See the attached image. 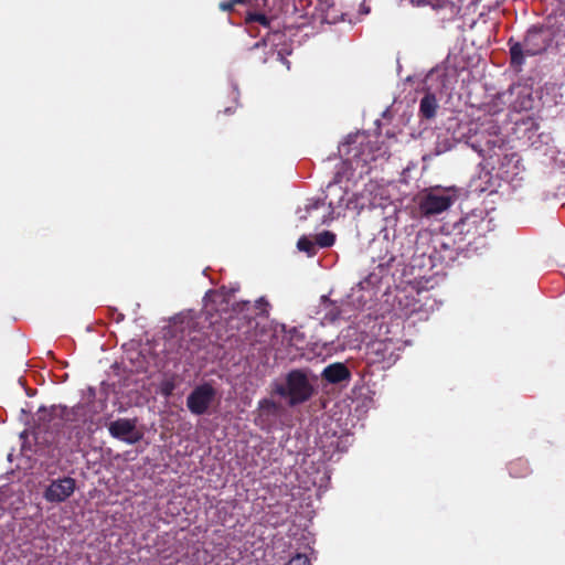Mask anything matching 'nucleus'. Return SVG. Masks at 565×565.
Segmentation results:
<instances>
[{"label": "nucleus", "instance_id": "nucleus-1", "mask_svg": "<svg viewBox=\"0 0 565 565\" xmlns=\"http://www.w3.org/2000/svg\"><path fill=\"white\" fill-rule=\"evenodd\" d=\"M92 424L90 407L87 404H77L72 408L61 405H54L50 409L41 407L34 418L32 435L38 445H52L61 428H67L70 434L81 439Z\"/></svg>", "mask_w": 565, "mask_h": 565}, {"label": "nucleus", "instance_id": "nucleus-2", "mask_svg": "<svg viewBox=\"0 0 565 565\" xmlns=\"http://www.w3.org/2000/svg\"><path fill=\"white\" fill-rule=\"evenodd\" d=\"M551 42L552 36L545 28L536 25L530 28L522 43L513 41V39L509 40L511 64L522 66L525 56H535L545 52Z\"/></svg>", "mask_w": 565, "mask_h": 565}, {"label": "nucleus", "instance_id": "nucleus-3", "mask_svg": "<svg viewBox=\"0 0 565 565\" xmlns=\"http://www.w3.org/2000/svg\"><path fill=\"white\" fill-rule=\"evenodd\" d=\"M277 393L288 398L290 406L309 401L315 394V387L302 370H292L286 376L285 384L277 387Z\"/></svg>", "mask_w": 565, "mask_h": 565}, {"label": "nucleus", "instance_id": "nucleus-4", "mask_svg": "<svg viewBox=\"0 0 565 565\" xmlns=\"http://www.w3.org/2000/svg\"><path fill=\"white\" fill-rule=\"evenodd\" d=\"M216 390L210 383L195 386L186 397V407L195 416L207 413L216 397Z\"/></svg>", "mask_w": 565, "mask_h": 565}, {"label": "nucleus", "instance_id": "nucleus-5", "mask_svg": "<svg viewBox=\"0 0 565 565\" xmlns=\"http://www.w3.org/2000/svg\"><path fill=\"white\" fill-rule=\"evenodd\" d=\"M76 481L71 477L53 480L45 489L43 497L47 502L61 503L66 501L75 491Z\"/></svg>", "mask_w": 565, "mask_h": 565}, {"label": "nucleus", "instance_id": "nucleus-6", "mask_svg": "<svg viewBox=\"0 0 565 565\" xmlns=\"http://www.w3.org/2000/svg\"><path fill=\"white\" fill-rule=\"evenodd\" d=\"M111 437L122 440L129 445L138 443L142 435L136 429V420L128 418H119L108 426Z\"/></svg>", "mask_w": 565, "mask_h": 565}, {"label": "nucleus", "instance_id": "nucleus-7", "mask_svg": "<svg viewBox=\"0 0 565 565\" xmlns=\"http://www.w3.org/2000/svg\"><path fill=\"white\" fill-rule=\"evenodd\" d=\"M451 204L450 195L430 192L420 200L419 210L423 215L431 216L448 210Z\"/></svg>", "mask_w": 565, "mask_h": 565}, {"label": "nucleus", "instance_id": "nucleus-8", "mask_svg": "<svg viewBox=\"0 0 565 565\" xmlns=\"http://www.w3.org/2000/svg\"><path fill=\"white\" fill-rule=\"evenodd\" d=\"M321 376L330 384H339L342 382H349L352 374L345 364L335 362L326 366Z\"/></svg>", "mask_w": 565, "mask_h": 565}, {"label": "nucleus", "instance_id": "nucleus-9", "mask_svg": "<svg viewBox=\"0 0 565 565\" xmlns=\"http://www.w3.org/2000/svg\"><path fill=\"white\" fill-rule=\"evenodd\" d=\"M438 102L434 94L427 93L422 99L419 104V115L425 119H433L438 109Z\"/></svg>", "mask_w": 565, "mask_h": 565}, {"label": "nucleus", "instance_id": "nucleus-10", "mask_svg": "<svg viewBox=\"0 0 565 565\" xmlns=\"http://www.w3.org/2000/svg\"><path fill=\"white\" fill-rule=\"evenodd\" d=\"M509 472L513 478H522L529 473V465L523 459H516L509 463Z\"/></svg>", "mask_w": 565, "mask_h": 565}, {"label": "nucleus", "instance_id": "nucleus-11", "mask_svg": "<svg viewBox=\"0 0 565 565\" xmlns=\"http://www.w3.org/2000/svg\"><path fill=\"white\" fill-rule=\"evenodd\" d=\"M279 413V406L270 399H263L259 402V417L263 418L264 416L269 417H276Z\"/></svg>", "mask_w": 565, "mask_h": 565}, {"label": "nucleus", "instance_id": "nucleus-12", "mask_svg": "<svg viewBox=\"0 0 565 565\" xmlns=\"http://www.w3.org/2000/svg\"><path fill=\"white\" fill-rule=\"evenodd\" d=\"M299 250L305 252L308 256H315L317 254V244L307 236H301L297 242Z\"/></svg>", "mask_w": 565, "mask_h": 565}, {"label": "nucleus", "instance_id": "nucleus-13", "mask_svg": "<svg viewBox=\"0 0 565 565\" xmlns=\"http://www.w3.org/2000/svg\"><path fill=\"white\" fill-rule=\"evenodd\" d=\"M324 204H326L324 199L310 200L305 207V214H300L299 220L306 221L308 218V216H310L313 211L324 206Z\"/></svg>", "mask_w": 565, "mask_h": 565}, {"label": "nucleus", "instance_id": "nucleus-14", "mask_svg": "<svg viewBox=\"0 0 565 565\" xmlns=\"http://www.w3.org/2000/svg\"><path fill=\"white\" fill-rule=\"evenodd\" d=\"M334 242L335 235L329 231H324L316 236V244L320 247H331Z\"/></svg>", "mask_w": 565, "mask_h": 565}, {"label": "nucleus", "instance_id": "nucleus-15", "mask_svg": "<svg viewBox=\"0 0 565 565\" xmlns=\"http://www.w3.org/2000/svg\"><path fill=\"white\" fill-rule=\"evenodd\" d=\"M245 21H246V23L258 22L263 26L270 25V19L267 15H265L264 13H258V12H248L245 18Z\"/></svg>", "mask_w": 565, "mask_h": 565}, {"label": "nucleus", "instance_id": "nucleus-16", "mask_svg": "<svg viewBox=\"0 0 565 565\" xmlns=\"http://www.w3.org/2000/svg\"><path fill=\"white\" fill-rule=\"evenodd\" d=\"M286 565H311L310 559L305 554H296Z\"/></svg>", "mask_w": 565, "mask_h": 565}, {"label": "nucleus", "instance_id": "nucleus-17", "mask_svg": "<svg viewBox=\"0 0 565 565\" xmlns=\"http://www.w3.org/2000/svg\"><path fill=\"white\" fill-rule=\"evenodd\" d=\"M284 331L286 332V327H282ZM287 333L289 334V340L292 342L303 341L305 337L303 334L296 328H290Z\"/></svg>", "mask_w": 565, "mask_h": 565}, {"label": "nucleus", "instance_id": "nucleus-18", "mask_svg": "<svg viewBox=\"0 0 565 565\" xmlns=\"http://www.w3.org/2000/svg\"><path fill=\"white\" fill-rule=\"evenodd\" d=\"M256 307L258 309H260L263 312H266V308L269 307V303L267 300H265L264 298H259L257 301H256Z\"/></svg>", "mask_w": 565, "mask_h": 565}, {"label": "nucleus", "instance_id": "nucleus-19", "mask_svg": "<svg viewBox=\"0 0 565 565\" xmlns=\"http://www.w3.org/2000/svg\"><path fill=\"white\" fill-rule=\"evenodd\" d=\"M220 8L223 10V11H232L233 8H234V2L231 0L228 2H222L220 4Z\"/></svg>", "mask_w": 565, "mask_h": 565}, {"label": "nucleus", "instance_id": "nucleus-20", "mask_svg": "<svg viewBox=\"0 0 565 565\" xmlns=\"http://www.w3.org/2000/svg\"><path fill=\"white\" fill-rule=\"evenodd\" d=\"M190 341L192 342L194 348L199 349L201 347L202 338L194 335L190 339Z\"/></svg>", "mask_w": 565, "mask_h": 565}, {"label": "nucleus", "instance_id": "nucleus-21", "mask_svg": "<svg viewBox=\"0 0 565 565\" xmlns=\"http://www.w3.org/2000/svg\"><path fill=\"white\" fill-rule=\"evenodd\" d=\"M114 319L117 323L121 322L125 319L124 313L117 312V310H114Z\"/></svg>", "mask_w": 565, "mask_h": 565}, {"label": "nucleus", "instance_id": "nucleus-22", "mask_svg": "<svg viewBox=\"0 0 565 565\" xmlns=\"http://www.w3.org/2000/svg\"><path fill=\"white\" fill-rule=\"evenodd\" d=\"M340 178H341L340 173L339 172L335 173L333 180L328 184V186H331L332 184L338 183L340 181Z\"/></svg>", "mask_w": 565, "mask_h": 565}, {"label": "nucleus", "instance_id": "nucleus-23", "mask_svg": "<svg viewBox=\"0 0 565 565\" xmlns=\"http://www.w3.org/2000/svg\"><path fill=\"white\" fill-rule=\"evenodd\" d=\"M266 45V41L265 40H262L257 43L254 44L253 49H258L260 46H265Z\"/></svg>", "mask_w": 565, "mask_h": 565}, {"label": "nucleus", "instance_id": "nucleus-24", "mask_svg": "<svg viewBox=\"0 0 565 565\" xmlns=\"http://www.w3.org/2000/svg\"><path fill=\"white\" fill-rule=\"evenodd\" d=\"M507 95H508V92L499 93V94L497 95V98H498V99H502V98H504Z\"/></svg>", "mask_w": 565, "mask_h": 565}, {"label": "nucleus", "instance_id": "nucleus-25", "mask_svg": "<svg viewBox=\"0 0 565 565\" xmlns=\"http://www.w3.org/2000/svg\"><path fill=\"white\" fill-rule=\"evenodd\" d=\"M338 315H339V312H338V313H335V312H330V316H331L330 320H331V321L335 320V318L338 317Z\"/></svg>", "mask_w": 565, "mask_h": 565}, {"label": "nucleus", "instance_id": "nucleus-26", "mask_svg": "<svg viewBox=\"0 0 565 565\" xmlns=\"http://www.w3.org/2000/svg\"><path fill=\"white\" fill-rule=\"evenodd\" d=\"M326 222H327V217L323 215V216L319 220L318 224H324Z\"/></svg>", "mask_w": 565, "mask_h": 565}, {"label": "nucleus", "instance_id": "nucleus-27", "mask_svg": "<svg viewBox=\"0 0 565 565\" xmlns=\"http://www.w3.org/2000/svg\"><path fill=\"white\" fill-rule=\"evenodd\" d=\"M232 1L234 2V6L246 2V0H232Z\"/></svg>", "mask_w": 565, "mask_h": 565}, {"label": "nucleus", "instance_id": "nucleus-28", "mask_svg": "<svg viewBox=\"0 0 565 565\" xmlns=\"http://www.w3.org/2000/svg\"><path fill=\"white\" fill-rule=\"evenodd\" d=\"M171 390H172V387H170V388L166 387V390L163 392L166 395H169V394H171Z\"/></svg>", "mask_w": 565, "mask_h": 565}, {"label": "nucleus", "instance_id": "nucleus-29", "mask_svg": "<svg viewBox=\"0 0 565 565\" xmlns=\"http://www.w3.org/2000/svg\"><path fill=\"white\" fill-rule=\"evenodd\" d=\"M224 113L225 114H231L232 113V108L231 107L225 108Z\"/></svg>", "mask_w": 565, "mask_h": 565}, {"label": "nucleus", "instance_id": "nucleus-30", "mask_svg": "<svg viewBox=\"0 0 565 565\" xmlns=\"http://www.w3.org/2000/svg\"><path fill=\"white\" fill-rule=\"evenodd\" d=\"M185 350H186V351H192V348L186 343V344H185Z\"/></svg>", "mask_w": 565, "mask_h": 565}, {"label": "nucleus", "instance_id": "nucleus-31", "mask_svg": "<svg viewBox=\"0 0 565 565\" xmlns=\"http://www.w3.org/2000/svg\"><path fill=\"white\" fill-rule=\"evenodd\" d=\"M393 260H394V257H391V258L388 259V262H387V264H386V265L388 266V265H390V263H391V262H393Z\"/></svg>", "mask_w": 565, "mask_h": 565}]
</instances>
